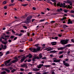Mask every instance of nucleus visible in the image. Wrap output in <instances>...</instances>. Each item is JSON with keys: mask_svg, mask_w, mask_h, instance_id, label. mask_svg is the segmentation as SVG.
<instances>
[{"mask_svg": "<svg viewBox=\"0 0 74 74\" xmlns=\"http://www.w3.org/2000/svg\"><path fill=\"white\" fill-rule=\"evenodd\" d=\"M32 8L34 10H36V8L34 7H33Z\"/></svg>", "mask_w": 74, "mask_h": 74, "instance_id": "nucleus-56", "label": "nucleus"}, {"mask_svg": "<svg viewBox=\"0 0 74 74\" xmlns=\"http://www.w3.org/2000/svg\"><path fill=\"white\" fill-rule=\"evenodd\" d=\"M64 47H61L59 48H58V50H63V49H64Z\"/></svg>", "mask_w": 74, "mask_h": 74, "instance_id": "nucleus-17", "label": "nucleus"}, {"mask_svg": "<svg viewBox=\"0 0 74 74\" xmlns=\"http://www.w3.org/2000/svg\"><path fill=\"white\" fill-rule=\"evenodd\" d=\"M21 5H23V6H24V7H26V6L27 5V4H22Z\"/></svg>", "mask_w": 74, "mask_h": 74, "instance_id": "nucleus-35", "label": "nucleus"}, {"mask_svg": "<svg viewBox=\"0 0 74 74\" xmlns=\"http://www.w3.org/2000/svg\"><path fill=\"white\" fill-rule=\"evenodd\" d=\"M63 57V55H62L60 56H59V58H62Z\"/></svg>", "mask_w": 74, "mask_h": 74, "instance_id": "nucleus-42", "label": "nucleus"}, {"mask_svg": "<svg viewBox=\"0 0 74 74\" xmlns=\"http://www.w3.org/2000/svg\"><path fill=\"white\" fill-rule=\"evenodd\" d=\"M68 22H67V24H70V23L71 24H73V22H74V19L72 20V21H71V20L70 19H69L68 20Z\"/></svg>", "mask_w": 74, "mask_h": 74, "instance_id": "nucleus-6", "label": "nucleus"}, {"mask_svg": "<svg viewBox=\"0 0 74 74\" xmlns=\"http://www.w3.org/2000/svg\"><path fill=\"white\" fill-rule=\"evenodd\" d=\"M5 71H6V72H8V73H10V70H8L7 69H5Z\"/></svg>", "mask_w": 74, "mask_h": 74, "instance_id": "nucleus-28", "label": "nucleus"}, {"mask_svg": "<svg viewBox=\"0 0 74 74\" xmlns=\"http://www.w3.org/2000/svg\"><path fill=\"white\" fill-rule=\"evenodd\" d=\"M63 53V51H60L59 52V54H62Z\"/></svg>", "mask_w": 74, "mask_h": 74, "instance_id": "nucleus-39", "label": "nucleus"}, {"mask_svg": "<svg viewBox=\"0 0 74 74\" xmlns=\"http://www.w3.org/2000/svg\"><path fill=\"white\" fill-rule=\"evenodd\" d=\"M58 37H55V38H53V39H55V40H57V39H58Z\"/></svg>", "mask_w": 74, "mask_h": 74, "instance_id": "nucleus-45", "label": "nucleus"}, {"mask_svg": "<svg viewBox=\"0 0 74 74\" xmlns=\"http://www.w3.org/2000/svg\"><path fill=\"white\" fill-rule=\"evenodd\" d=\"M2 74H5L6 73V72L5 71H3V72H2L1 73Z\"/></svg>", "mask_w": 74, "mask_h": 74, "instance_id": "nucleus-32", "label": "nucleus"}, {"mask_svg": "<svg viewBox=\"0 0 74 74\" xmlns=\"http://www.w3.org/2000/svg\"><path fill=\"white\" fill-rule=\"evenodd\" d=\"M32 18V16H28L27 18V20H30V19H31Z\"/></svg>", "mask_w": 74, "mask_h": 74, "instance_id": "nucleus-15", "label": "nucleus"}, {"mask_svg": "<svg viewBox=\"0 0 74 74\" xmlns=\"http://www.w3.org/2000/svg\"><path fill=\"white\" fill-rule=\"evenodd\" d=\"M3 53H2V52H0V56H3Z\"/></svg>", "mask_w": 74, "mask_h": 74, "instance_id": "nucleus-43", "label": "nucleus"}, {"mask_svg": "<svg viewBox=\"0 0 74 74\" xmlns=\"http://www.w3.org/2000/svg\"><path fill=\"white\" fill-rule=\"evenodd\" d=\"M39 59H41L42 56V54L41 53L39 54Z\"/></svg>", "mask_w": 74, "mask_h": 74, "instance_id": "nucleus-21", "label": "nucleus"}, {"mask_svg": "<svg viewBox=\"0 0 74 74\" xmlns=\"http://www.w3.org/2000/svg\"><path fill=\"white\" fill-rule=\"evenodd\" d=\"M57 14H58V13H53L52 14V15H57Z\"/></svg>", "mask_w": 74, "mask_h": 74, "instance_id": "nucleus-30", "label": "nucleus"}, {"mask_svg": "<svg viewBox=\"0 0 74 74\" xmlns=\"http://www.w3.org/2000/svg\"><path fill=\"white\" fill-rule=\"evenodd\" d=\"M71 41L72 42H74V39H71Z\"/></svg>", "mask_w": 74, "mask_h": 74, "instance_id": "nucleus-50", "label": "nucleus"}, {"mask_svg": "<svg viewBox=\"0 0 74 74\" xmlns=\"http://www.w3.org/2000/svg\"><path fill=\"white\" fill-rule=\"evenodd\" d=\"M68 41H69V40L68 39L62 40L61 41V42L62 45H66V44L68 43Z\"/></svg>", "mask_w": 74, "mask_h": 74, "instance_id": "nucleus-3", "label": "nucleus"}, {"mask_svg": "<svg viewBox=\"0 0 74 74\" xmlns=\"http://www.w3.org/2000/svg\"><path fill=\"white\" fill-rule=\"evenodd\" d=\"M66 7H67L66 8H71V7H70L69 5H68V6H66Z\"/></svg>", "mask_w": 74, "mask_h": 74, "instance_id": "nucleus-33", "label": "nucleus"}, {"mask_svg": "<svg viewBox=\"0 0 74 74\" xmlns=\"http://www.w3.org/2000/svg\"><path fill=\"white\" fill-rule=\"evenodd\" d=\"M57 51H56L55 50H54V51H51V53H56V52H57Z\"/></svg>", "mask_w": 74, "mask_h": 74, "instance_id": "nucleus-23", "label": "nucleus"}, {"mask_svg": "<svg viewBox=\"0 0 74 74\" xmlns=\"http://www.w3.org/2000/svg\"><path fill=\"white\" fill-rule=\"evenodd\" d=\"M25 59H26V57H25V56H24L23 57V58H22L21 60V63H22V62H23V60H25Z\"/></svg>", "mask_w": 74, "mask_h": 74, "instance_id": "nucleus-10", "label": "nucleus"}, {"mask_svg": "<svg viewBox=\"0 0 74 74\" xmlns=\"http://www.w3.org/2000/svg\"><path fill=\"white\" fill-rule=\"evenodd\" d=\"M63 63L64 64V66H66V67H69V66H70V64H69L66 63V61H65L63 60Z\"/></svg>", "mask_w": 74, "mask_h": 74, "instance_id": "nucleus-7", "label": "nucleus"}, {"mask_svg": "<svg viewBox=\"0 0 74 74\" xmlns=\"http://www.w3.org/2000/svg\"><path fill=\"white\" fill-rule=\"evenodd\" d=\"M30 22V21L27 20L26 21V23L27 24L29 23Z\"/></svg>", "mask_w": 74, "mask_h": 74, "instance_id": "nucleus-31", "label": "nucleus"}, {"mask_svg": "<svg viewBox=\"0 0 74 74\" xmlns=\"http://www.w3.org/2000/svg\"><path fill=\"white\" fill-rule=\"evenodd\" d=\"M2 39L1 38H0V42H2L3 41H2Z\"/></svg>", "mask_w": 74, "mask_h": 74, "instance_id": "nucleus-58", "label": "nucleus"}, {"mask_svg": "<svg viewBox=\"0 0 74 74\" xmlns=\"http://www.w3.org/2000/svg\"><path fill=\"white\" fill-rule=\"evenodd\" d=\"M65 60L67 62V61L69 60V59H68V58H66V59H65Z\"/></svg>", "mask_w": 74, "mask_h": 74, "instance_id": "nucleus-54", "label": "nucleus"}, {"mask_svg": "<svg viewBox=\"0 0 74 74\" xmlns=\"http://www.w3.org/2000/svg\"><path fill=\"white\" fill-rule=\"evenodd\" d=\"M52 49H53L50 48H47L45 49V50H46V51H49L52 50Z\"/></svg>", "mask_w": 74, "mask_h": 74, "instance_id": "nucleus-12", "label": "nucleus"}, {"mask_svg": "<svg viewBox=\"0 0 74 74\" xmlns=\"http://www.w3.org/2000/svg\"><path fill=\"white\" fill-rule=\"evenodd\" d=\"M1 46L2 47V48H3V49H6V48L7 47V46H6V45H4V46H3V45H2Z\"/></svg>", "mask_w": 74, "mask_h": 74, "instance_id": "nucleus-14", "label": "nucleus"}, {"mask_svg": "<svg viewBox=\"0 0 74 74\" xmlns=\"http://www.w3.org/2000/svg\"><path fill=\"white\" fill-rule=\"evenodd\" d=\"M51 65L53 66H56V64H55V63H52L51 64Z\"/></svg>", "mask_w": 74, "mask_h": 74, "instance_id": "nucleus-44", "label": "nucleus"}, {"mask_svg": "<svg viewBox=\"0 0 74 74\" xmlns=\"http://www.w3.org/2000/svg\"><path fill=\"white\" fill-rule=\"evenodd\" d=\"M27 62H31V59H29L27 60Z\"/></svg>", "mask_w": 74, "mask_h": 74, "instance_id": "nucleus-48", "label": "nucleus"}, {"mask_svg": "<svg viewBox=\"0 0 74 74\" xmlns=\"http://www.w3.org/2000/svg\"><path fill=\"white\" fill-rule=\"evenodd\" d=\"M67 2L68 4H70V5H72V2L69 0H67Z\"/></svg>", "mask_w": 74, "mask_h": 74, "instance_id": "nucleus-11", "label": "nucleus"}, {"mask_svg": "<svg viewBox=\"0 0 74 74\" xmlns=\"http://www.w3.org/2000/svg\"><path fill=\"white\" fill-rule=\"evenodd\" d=\"M43 66V64H40L37 66V67L38 69H41V67H42Z\"/></svg>", "mask_w": 74, "mask_h": 74, "instance_id": "nucleus-8", "label": "nucleus"}, {"mask_svg": "<svg viewBox=\"0 0 74 74\" xmlns=\"http://www.w3.org/2000/svg\"><path fill=\"white\" fill-rule=\"evenodd\" d=\"M7 0L5 1H4L3 2V4H6V3H7Z\"/></svg>", "mask_w": 74, "mask_h": 74, "instance_id": "nucleus-22", "label": "nucleus"}, {"mask_svg": "<svg viewBox=\"0 0 74 74\" xmlns=\"http://www.w3.org/2000/svg\"><path fill=\"white\" fill-rule=\"evenodd\" d=\"M4 9H7V6H4Z\"/></svg>", "mask_w": 74, "mask_h": 74, "instance_id": "nucleus-64", "label": "nucleus"}, {"mask_svg": "<svg viewBox=\"0 0 74 74\" xmlns=\"http://www.w3.org/2000/svg\"><path fill=\"white\" fill-rule=\"evenodd\" d=\"M66 5V4L65 3H64L63 4L62 3H60L59 2L58 3L57 5V6H60V7H63V8H67V6L65 5Z\"/></svg>", "mask_w": 74, "mask_h": 74, "instance_id": "nucleus-2", "label": "nucleus"}, {"mask_svg": "<svg viewBox=\"0 0 74 74\" xmlns=\"http://www.w3.org/2000/svg\"><path fill=\"white\" fill-rule=\"evenodd\" d=\"M40 49H41V47H39L37 48L36 49L35 48H33L32 47H31L29 49V50L32 51H33L32 52H37V51H39L40 50Z\"/></svg>", "mask_w": 74, "mask_h": 74, "instance_id": "nucleus-1", "label": "nucleus"}, {"mask_svg": "<svg viewBox=\"0 0 74 74\" xmlns=\"http://www.w3.org/2000/svg\"><path fill=\"white\" fill-rule=\"evenodd\" d=\"M2 42L3 44H4V45H6V44H7V42H8V41H6L5 42H4V41H2Z\"/></svg>", "mask_w": 74, "mask_h": 74, "instance_id": "nucleus-16", "label": "nucleus"}, {"mask_svg": "<svg viewBox=\"0 0 74 74\" xmlns=\"http://www.w3.org/2000/svg\"><path fill=\"white\" fill-rule=\"evenodd\" d=\"M10 37V36H8V35H6L5 36V37L6 38V37H7L8 38H9Z\"/></svg>", "mask_w": 74, "mask_h": 74, "instance_id": "nucleus-46", "label": "nucleus"}, {"mask_svg": "<svg viewBox=\"0 0 74 74\" xmlns=\"http://www.w3.org/2000/svg\"><path fill=\"white\" fill-rule=\"evenodd\" d=\"M51 66L50 65H45V67H49Z\"/></svg>", "mask_w": 74, "mask_h": 74, "instance_id": "nucleus-29", "label": "nucleus"}, {"mask_svg": "<svg viewBox=\"0 0 74 74\" xmlns=\"http://www.w3.org/2000/svg\"><path fill=\"white\" fill-rule=\"evenodd\" d=\"M71 13H74V10H71Z\"/></svg>", "mask_w": 74, "mask_h": 74, "instance_id": "nucleus-55", "label": "nucleus"}, {"mask_svg": "<svg viewBox=\"0 0 74 74\" xmlns=\"http://www.w3.org/2000/svg\"><path fill=\"white\" fill-rule=\"evenodd\" d=\"M16 39H17V37H15V38H14V40H16Z\"/></svg>", "mask_w": 74, "mask_h": 74, "instance_id": "nucleus-61", "label": "nucleus"}, {"mask_svg": "<svg viewBox=\"0 0 74 74\" xmlns=\"http://www.w3.org/2000/svg\"><path fill=\"white\" fill-rule=\"evenodd\" d=\"M11 60V59H9L8 60L6 61V62L7 63H9L10 62V61Z\"/></svg>", "mask_w": 74, "mask_h": 74, "instance_id": "nucleus-24", "label": "nucleus"}, {"mask_svg": "<svg viewBox=\"0 0 74 74\" xmlns=\"http://www.w3.org/2000/svg\"><path fill=\"white\" fill-rule=\"evenodd\" d=\"M22 18H26V17L25 16H24L22 17Z\"/></svg>", "mask_w": 74, "mask_h": 74, "instance_id": "nucleus-62", "label": "nucleus"}, {"mask_svg": "<svg viewBox=\"0 0 74 74\" xmlns=\"http://www.w3.org/2000/svg\"><path fill=\"white\" fill-rule=\"evenodd\" d=\"M23 27L25 29H27V27H26V26L24 25L23 26Z\"/></svg>", "mask_w": 74, "mask_h": 74, "instance_id": "nucleus-34", "label": "nucleus"}, {"mask_svg": "<svg viewBox=\"0 0 74 74\" xmlns=\"http://www.w3.org/2000/svg\"><path fill=\"white\" fill-rule=\"evenodd\" d=\"M60 21H64V18H62V19H60Z\"/></svg>", "mask_w": 74, "mask_h": 74, "instance_id": "nucleus-57", "label": "nucleus"}, {"mask_svg": "<svg viewBox=\"0 0 74 74\" xmlns=\"http://www.w3.org/2000/svg\"><path fill=\"white\" fill-rule=\"evenodd\" d=\"M33 70L34 71H39L40 70V69L36 68L34 69Z\"/></svg>", "mask_w": 74, "mask_h": 74, "instance_id": "nucleus-18", "label": "nucleus"}, {"mask_svg": "<svg viewBox=\"0 0 74 74\" xmlns=\"http://www.w3.org/2000/svg\"><path fill=\"white\" fill-rule=\"evenodd\" d=\"M68 27V26H67L66 25H63V27H64V28H66V27Z\"/></svg>", "mask_w": 74, "mask_h": 74, "instance_id": "nucleus-26", "label": "nucleus"}, {"mask_svg": "<svg viewBox=\"0 0 74 74\" xmlns=\"http://www.w3.org/2000/svg\"><path fill=\"white\" fill-rule=\"evenodd\" d=\"M44 21H45V19H42V20H41L40 21V22H44Z\"/></svg>", "mask_w": 74, "mask_h": 74, "instance_id": "nucleus-41", "label": "nucleus"}, {"mask_svg": "<svg viewBox=\"0 0 74 74\" xmlns=\"http://www.w3.org/2000/svg\"><path fill=\"white\" fill-rule=\"evenodd\" d=\"M36 59H39V57H36V56L34 57L33 58L32 60L33 61H35Z\"/></svg>", "mask_w": 74, "mask_h": 74, "instance_id": "nucleus-9", "label": "nucleus"}, {"mask_svg": "<svg viewBox=\"0 0 74 74\" xmlns=\"http://www.w3.org/2000/svg\"><path fill=\"white\" fill-rule=\"evenodd\" d=\"M21 67H26L27 65H26V64H23L21 65Z\"/></svg>", "mask_w": 74, "mask_h": 74, "instance_id": "nucleus-13", "label": "nucleus"}, {"mask_svg": "<svg viewBox=\"0 0 74 74\" xmlns=\"http://www.w3.org/2000/svg\"><path fill=\"white\" fill-rule=\"evenodd\" d=\"M51 44L52 45H55L56 44V42H53L51 43Z\"/></svg>", "mask_w": 74, "mask_h": 74, "instance_id": "nucleus-19", "label": "nucleus"}, {"mask_svg": "<svg viewBox=\"0 0 74 74\" xmlns=\"http://www.w3.org/2000/svg\"><path fill=\"white\" fill-rule=\"evenodd\" d=\"M20 52H23V50H20Z\"/></svg>", "mask_w": 74, "mask_h": 74, "instance_id": "nucleus-59", "label": "nucleus"}, {"mask_svg": "<svg viewBox=\"0 0 74 74\" xmlns=\"http://www.w3.org/2000/svg\"><path fill=\"white\" fill-rule=\"evenodd\" d=\"M22 35H23V34L22 33H20V34H18V36H21Z\"/></svg>", "mask_w": 74, "mask_h": 74, "instance_id": "nucleus-40", "label": "nucleus"}, {"mask_svg": "<svg viewBox=\"0 0 74 74\" xmlns=\"http://www.w3.org/2000/svg\"><path fill=\"white\" fill-rule=\"evenodd\" d=\"M55 21H52L51 22V23H55Z\"/></svg>", "mask_w": 74, "mask_h": 74, "instance_id": "nucleus-63", "label": "nucleus"}, {"mask_svg": "<svg viewBox=\"0 0 74 74\" xmlns=\"http://www.w3.org/2000/svg\"><path fill=\"white\" fill-rule=\"evenodd\" d=\"M10 64H9V65H7V64H8V63H7V62H6V61H5V65H6V66H8L9 65H10V64H11V63L10 62Z\"/></svg>", "mask_w": 74, "mask_h": 74, "instance_id": "nucleus-27", "label": "nucleus"}, {"mask_svg": "<svg viewBox=\"0 0 74 74\" xmlns=\"http://www.w3.org/2000/svg\"><path fill=\"white\" fill-rule=\"evenodd\" d=\"M32 56H32V55H30L29 56V58H32Z\"/></svg>", "mask_w": 74, "mask_h": 74, "instance_id": "nucleus-49", "label": "nucleus"}, {"mask_svg": "<svg viewBox=\"0 0 74 74\" xmlns=\"http://www.w3.org/2000/svg\"><path fill=\"white\" fill-rule=\"evenodd\" d=\"M10 53V51H7L6 53V55H8V54H9Z\"/></svg>", "mask_w": 74, "mask_h": 74, "instance_id": "nucleus-36", "label": "nucleus"}, {"mask_svg": "<svg viewBox=\"0 0 74 74\" xmlns=\"http://www.w3.org/2000/svg\"><path fill=\"white\" fill-rule=\"evenodd\" d=\"M64 12H65L66 13H67V12L68 11V10H64Z\"/></svg>", "mask_w": 74, "mask_h": 74, "instance_id": "nucleus-37", "label": "nucleus"}, {"mask_svg": "<svg viewBox=\"0 0 74 74\" xmlns=\"http://www.w3.org/2000/svg\"><path fill=\"white\" fill-rule=\"evenodd\" d=\"M9 6H14L15 5V4L14 3H12L11 4H10L9 5Z\"/></svg>", "mask_w": 74, "mask_h": 74, "instance_id": "nucleus-25", "label": "nucleus"}, {"mask_svg": "<svg viewBox=\"0 0 74 74\" xmlns=\"http://www.w3.org/2000/svg\"><path fill=\"white\" fill-rule=\"evenodd\" d=\"M48 3H49L50 4H51V5H53V4H52V2L51 1H48Z\"/></svg>", "mask_w": 74, "mask_h": 74, "instance_id": "nucleus-38", "label": "nucleus"}, {"mask_svg": "<svg viewBox=\"0 0 74 74\" xmlns=\"http://www.w3.org/2000/svg\"><path fill=\"white\" fill-rule=\"evenodd\" d=\"M20 32H21L22 33H24V30H21Z\"/></svg>", "mask_w": 74, "mask_h": 74, "instance_id": "nucleus-51", "label": "nucleus"}, {"mask_svg": "<svg viewBox=\"0 0 74 74\" xmlns=\"http://www.w3.org/2000/svg\"><path fill=\"white\" fill-rule=\"evenodd\" d=\"M14 59H16L10 62V64H12V63H14L15 62H17L19 60V59H18L17 58H15Z\"/></svg>", "mask_w": 74, "mask_h": 74, "instance_id": "nucleus-5", "label": "nucleus"}, {"mask_svg": "<svg viewBox=\"0 0 74 74\" xmlns=\"http://www.w3.org/2000/svg\"><path fill=\"white\" fill-rule=\"evenodd\" d=\"M71 47V45L70 44H69L67 45L66 46V48H67V47Z\"/></svg>", "mask_w": 74, "mask_h": 74, "instance_id": "nucleus-20", "label": "nucleus"}, {"mask_svg": "<svg viewBox=\"0 0 74 74\" xmlns=\"http://www.w3.org/2000/svg\"><path fill=\"white\" fill-rule=\"evenodd\" d=\"M6 33V34H10V32H9L8 31Z\"/></svg>", "mask_w": 74, "mask_h": 74, "instance_id": "nucleus-47", "label": "nucleus"}, {"mask_svg": "<svg viewBox=\"0 0 74 74\" xmlns=\"http://www.w3.org/2000/svg\"><path fill=\"white\" fill-rule=\"evenodd\" d=\"M70 51H68L67 52V54H70Z\"/></svg>", "mask_w": 74, "mask_h": 74, "instance_id": "nucleus-60", "label": "nucleus"}, {"mask_svg": "<svg viewBox=\"0 0 74 74\" xmlns=\"http://www.w3.org/2000/svg\"><path fill=\"white\" fill-rule=\"evenodd\" d=\"M14 36H12L10 37V38H14Z\"/></svg>", "mask_w": 74, "mask_h": 74, "instance_id": "nucleus-53", "label": "nucleus"}, {"mask_svg": "<svg viewBox=\"0 0 74 74\" xmlns=\"http://www.w3.org/2000/svg\"><path fill=\"white\" fill-rule=\"evenodd\" d=\"M53 62L55 63H59L60 62V59L57 60V58H54L53 59Z\"/></svg>", "mask_w": 74, "mask_h": 74, "instance_id": "nucleus-4", "label": "nucleus"}, {"mask_svg": "<svg viewBox=\"0 0 74 74\" xmlns=\"http://www.w3.org/2000/svg\"><path fill=\"white\" fill-rule=\"evenodd\" d=\"M20 70H21V71H24V69H21Z\"/></svg>", "mask_w": 74, "mask_h": 74, "instance_id": "nucleus-52", "label": "nucleus"}]
</instances>
